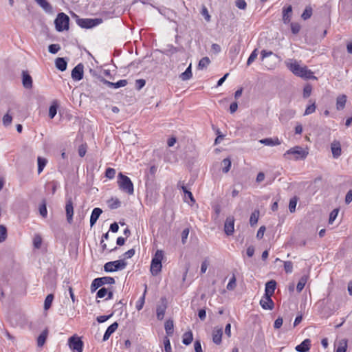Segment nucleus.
Wrapping results in <instances>:
<instances>
[{"label": "nucleus", "instance_id": "1", "mask_svg": "<svg viewBox=\"0 0 352 352\" xmlns=\"http://www.w3.org/2000/svg\"><path fill=\"white\" fill-rule=\"evenodd\" d=\"M285 63L288 69L296 76L306 79L316 78L311 70L308 69L307 67H301L296 60L290 59L286 61Z\"/></svg>", "mask_w": 352, "mask_h": 352}, {"label": "nucleus", "instance_id": "2", "mask_svg": "<svg viewBox=\"0 0 352 352\" xmlns=\"http://www.w3.org/2000/svg\"><path fill=\"white\" fill-rule=\"evenodd\" d=\"M307 148H303L300 146H296L287 150L283 157L287 160H304L308 155Z\"/></svg>", "mask_w": 352, "mask_h": 352}, {"label": "nucleus", "instance_id": "3", "mask_svg": "<svg viewBox=\"0 0 352 352\" xmlns=\"http://www.w3.org/2000/svg\"><path fill=\"white\" fill-rule=\"evenodd\" d=\"M118 184L119 188L129 195H132L134 190L133 184L130 178L123 175L122 173L118 174Z\"/></svg>", "mask_w": 352, "mask_h": 352}, {"label": "nucleus", "instance_id": "4", "mask_svg": "<svg viewBox=\"0 0 352 352\" xmlns=\"http://www.w3.org/2000/svg\"><path fill=\"white\" fill-rule=\"evenodd\" d=\"M164 252L162 250H157L154 257L152 258L151 264V272L153 276L157 274L162 270V260L163 259Z\"/></svg>", "mask_w": 352, "mask_h": 352}, {"label": "nucleus", "instance_id": "5", "mask_svg": "<svg viewBox=\"0 0 352 352\" xmlns=\"http://www.w3.org/2000/svg\"><path fill=\"white\" fill-rule=\"evenodd\" d=\"M69 16L63 12L58 14L56 19L54 21L56 29L58 32H62L65 30L69 29Z\"/></svg>", "mask_w": 352, "mask_h": 352}, {"label": "nucleus", "instance_id": "6", "mask_svg": "<svg viewBox=\"0 0 352 352\" xmlns=\"http://www.w3.org/2000/svg\"><path fill=\"white\" fill-rule=\"evenodd\" d=\"M115 283L113 278L110 276H104L101 278H95L91 285V292L93 293L96 292L99 287L104 285H113Z\"/></svg>", "mask_w": 352, "mask_h": 352}, {"label": "nucleus", "instance_id": "7", "mask_svg": "<svg viewBox=\"0 0 352 352\" xmlns=\"http://www.w3.org/2000/svg\"><path fill=\"white\" fill-rule=\"evenodd\" d=\"M126 264V262L124 259L110 261L105 263L104 265V270L107 272H113L124 269Z\"/></svg>", "mask_w": 352, "mask_h": 352}, {"label": "nucleus", "instance_id": "8", "mask_svg": "<svg viewBox=\"0 0 352 352\" xmlns=\"http://www.w3.org/2000/svg\"><path fill=\"white\" fill-rule=\"evenodd\" d=\"M101 19H76L77 24L82 28H91L102 23Z\"/></svg>", "mask_w": 352, "mask_h": 352}, {"label": "nucleus", "instance_id": "9", "mask_svg": "<svg viewBox=\"0 0 352 352\" xmlns=\"http://www.w3.org/2000/svg\"><path fill=\"white\" fill-rule=\"evenodd\" d=\"M68 342L71 349L76 352H82L83 342L80 338L72 336L69 338Z\"/></svg>", "mask_w": 352, "mask_h": 352}, {"label": "nucleus", "instance_id": "10", "mask_svg": "<svg viewBox=\"0 0 352 352\" xmlns=\"http://www.w3.org/2000/svg\"><path fill=\"white\" fill-rule=\"evenodd\" d=\"M234 231V218L229 216L226 218L224 223V232L228 235H232Z\"/></svg>", "mask_w": 352, "mask_h": 352}, {"label": "nucleus", "instance_id": "11", "mask_svg": "<svg viewBox=\"0 0 352 352\" xmlns=\"http://www.w3.org/2000/svg\"><path fill=\"white\" fill-rule=\"evenodd\" d=\"M161 304L157 305L156 309L157 318L162 320L165 314L166 309L167 308V302L165 298H162L160 300Z\"/></svg>", "mask_w": 352, "mask_h": 352}, {"label": "nucleus", "instance_id": "12", "mask_svg": "<svg viewBox=\"0 0 352 352\" xmlns=\"http://www.w3.org/2000/svg\"><path fill=\"white\" fill-rule=\"evenodd\" d=\"M84 66L82 63L78 64L72 71V78L74 80H80L83 78Z\"/></svg>", "mask_w": 352, "mask_h": 352}, {"label": "nucleus", "instance_id": "13", "mask_svg": "<svg viewBox=\"0 0 352 352\" xmlns=\"http://www.w3.org/2000/svg\"><path fill=\"white\" fill-rule=\"evenodd\" d=\"M22 84L24 88L30 89L32 88L33 80L27 71L22 72Z\"/></svg>", "mask_w": 352, "mask_h": 352}, {"label": "nucleus", "instance_id": "14", "mask_svg": "<svg viewBox=\"0 0 352 352\" xmlns=\"http://www.w3.org/2000/svg\"><path fill=\"white\" fill-rule=\"evenodd\" d=\"M67 221L69 223H71L73 221L74 215V207L73 203L71 199L67 200L65 206Z\"/></svg>", "mask_w": 352, "mask_h": 352}, {"label": "nucleus", "instance_id": "15", "mask_svg": "<svg viewBox=\"0 0 352 352\" xmlns=\"http://www.w3.org/2000/svg\"><path fill=\"white\" fill-rule=\"evenodd\" d=\"M260 305L264 309L272 310L274 308V302L269 296H264L260 300Z\"/></svg>", "mask_w": 352, "mask_h": 352}, {"label": "nucleus", "instance_id": "16", "mask_svg": "<svg viewBox=\"0 0 352 352\" xmlns=\"http://www.w3.org/2000/svg\"><path fill=\"white\" fill-rule=\"evenodd\" d=\"M331 149L332 152L333 157L334 158H338L341 155L342 149L341 145L339 141H333L331 145Z\"/></svg>", "mask_w": 352, "mask_h": 352}, {"label": "nucleus", "instance_id": "17", "mask_svg": "<svg viewBox=\"0 0 352 352\" xmlns=\"http://www.w3.org/2000/svg\"><path fill=\"white\" fill-rule=\"evenodd\" d=\"M276 286V282L274 280H271L265 284V296H272L275 291Z\"/></svg>", "mask_w": 352, "mask_h": 352}, {"label": "nucleus", "instance_id": "18", "mask_svg": "<svg viewBox=\"0 0 352 352\" xmlns=\"http://www.w3.org/2000/svg\"><path fill=\"white\" fill-rule=\"evenodd\" d=\"M223 335V328H214L212 332V341L216 344L221 343V338Z\"/></svg>", "mask_w": 352, "mask_h": 352}, {"label": "nucleus", "instance_id": "19", "mask_svg": "<svg viewBox=\"0 0 352 352\" xmlns=\"http://www.w3.org/2000/svg\"><path fill=\"white\" fill-rule=\"evenodd\" d=\"M311 341L309 339H305L300 344L296 346L298 352H307L310 349Z\"/></svg>", "mask_w": 352, "mask_h": 352}, {"label": "nucleus", "instance_id": "20", "mask_svg": "<svg viewBox=\"0 0 352 352\" xmlns=\"http://www.w3.org/2000/svg\"><path fill=\"white\" fill-rule=\"evenodd\" d=\"M102 213V209L100 208H95L91 212L90 217V226L91 227L94 226V225L96 223L100 214Z\"/></svg>", "mask_w": 352, "mask_h": 352}, {"label": "nucleus", "instance_id": "21", "mask_svg": "<svg viewBox=\"0 0 352 352\" xmlns=\"http://www.w3.org/2000/svg\"><path fill=\"white\" fill-rule=\"evenodd\" d=\"M347 97L345 94H341L336 98V109L338 111L344 109L346 105Z\"/></svg>", "mask_w": 352, "mask_h": 352}, {"label": "nucleus", "instance_id": "22", "mask_svg": "<svg viewBox=\"0 0 352 352\" xmlns=\"http://www.w3.org/2000/svg\"><path fill=\"white\" fill-rule=\"evenodd\" d=\"M118 327V324L117 322H113L111 324L106 330L104 336H103V341L107 340L109 337L111 336L112 333H113L116 329Z\"/></svg>", "mask_w": 352, "mask_h": 352}, {"label": "nucleus", "instance_id": "23", "mask_svg": "<svg viewBox=\"0 0 352 352\" xmlns=\"http://www.w3.org/2000/svg\"><path fill=\"white\" fill-rule=\"evenodd\" d=\"M292 12V6H289L283 10V21L284 23H288L291 20V14Z\"/></svg>", "mask_w": 352, "mask_h": 352}, {"label": "nucleus", "instance_id": "24", "mask_svg": "<svg viewBox=\"0 0 352 352\" xmlns=\"http://www.w3.org/2000/svg\"><path fill=\"white\" fill-rule=\"evenodd\" d=\"M260 142L261 144H264V145L270 146H276V145H280V142L278 140V138H275V139L265 138V139L261 140Z\"/></svg>", "mask_w": 352, "mask_h": 352}, {"label": "nucleus", "instance_id": "25", "mask_svg": "<svg viewBox=\"0 0 352 352\" xmlns=\"http://www.w3.org/2000/svg\"><path fill=\"white\" fill-rule=\"evenodd\" d=\"M55 65L58 69L63 72L67 69V63L64 58H57L55 60Z\"/></svg>", "mask_w": 352, "mask_h": 352}, {"label": "nucleus", "instance_id": "26", "mask_svg": "<svg viewBox=\"0 0 352 352\" xmlns=\"http://www.w3.org/2000/svg\"><path fill=\"white\" fill-rule=\"evenodd\" d=\"M37 163H38V174H41V172L43 170L44 168L45 167L47 160V159L42 157H37Z\"/></svg>", "mask_w": 352, "mask_h": 352}, {"label": "nucleus", "instance_id": "27", "mask_svg": "<svg viewBox=\"0 0 352 352\" xmlns=\"http://www.w3.org/2000/svg\"><path fill=\"white\" fill-rule=\"evenodd\" d=\"M193 340V336L191 331H187L184 333L182 342L185 345H189Z\"/></svg>", "mask_w": 352, "mask_h": 352}, {"label": "nucleus", "instance_id": "28", "mask_svg": "<svg viewBox=\"0 0 352 352\" xmlns=\"http://www.w3.org/2000/svg\"><path fill=\"white\" fill-rule=\"evenodd\" d=\"M46 12H52V7L46 0H34Z\"/></svg>", "mask_w": 352, "mask_h": 352}, {"label": "nucleus", "instance_id": "29", "mask_svg": "<svg viewBox=\"0 0 352 352\" xmlns=\"http://www.w3.org/2000/svg\"><path fill=\"white\" fill-rule=\"evenodd\" d=\"M192 76L191 64H190L186 71L179 75V78L184 81L190 79Z\"/></svg>", "mask_w": 352, "mask_h": 352}, {"label": "nucleus", "instance_id": "30", "mask_svg": "<svg viewBox=\"0 0 352 352\" xmlns=\"http://www.w3.org/2000/svg\"><path fill=\"white\" fill-rule=\"evenodd\" d=\"M47 337V330H44L38 337L37 339V345L41 347L43 346L45 344L46 339Z\"/></svg>", "mask_w": 352, "mask_h": 352}, {"label": "nucleus", "instance_id": "31", "mask_svg": "<svg viewBox=\"0 0 352 352\" xmlns=\"http://www.w3.org/2000/svg\"><path fill=\"white\" fill-rule=\"evenodd\" d=\"M146 293V285L145 286V290L144 292L143 295L140 298V299L137 301L135 307L138 311H140L142 309L144 302H145V295Z\"/></svg>", "mask_w": 352, "mask_h": 352}, {"label": "nucleus", "instance_id": "32", "mask_svg": "<svg viewBox=\"0 0 352 352\" xmlns=\"http://www.w3.org/2000/svg\"><path fill=\"white\" fill-rule=\"evenodd\" d=\"M164 327L167 335L171 336L173 333L174 325L173 320H167L165 322Z\"/></svg>", "mask_w": 352, "mask_h": 352}, {"label": "nucleus", "instance_id": "33", "mask_svg": "<svg viewBox=\"0 0 352 352\" xmlns=\"http://www.w3.org/2000/svg\"><path fill=\"white\" fill-rule=\"evenodd\" d=\"M307 278H308L307 276H302L300 278V280L297 284V286H296V289L298 292H300L303 289V288L307 281Z\"/></svg>", "mask_w": 352, "mask_h": 352}, {"label": "nucleus", "instance_id": "34", "mask_svg": "<svg viewBox=\"0 0 352 352\" xmlns=\"http://www.w3.org/2000/svg\"><path fill=\"white\" fill-rule=\"evenodd\" d=\"M180 184H181V182H179L178 184V186L181 187L182 190H183V192L185 194V196H187L190 199L191 202L194 203L195 201V200L193 197L192 192L187 190V188L184 186V183H182V185H180Z\"/></svg>", "mask_w": 352, "mask_h": 352}, {"label": "nucleus", "instance_id": "35", "mask_svg": "<svg viewBox=\"0 0 352 352\" xmlns=\"http://www.w3.org/2000/svg\"><path fill=\"white\" fill-rule=\"evenodd\" d=\"M222 164L223 166V168H222V171L224 173H227L230 170L231 164H232L230 159L225 158L222 161Z\"/></svg>", "mask_w": 352, "mask_h": 352}, {"label": "nucleus", "instance_id": "36", "mask_svg": "<svg viewBox=\"0 0 352 352\" xmlns=\"http://www.w3.org/2000/svg\"><path fill=\"white\" fill-rule=\"evenodd\" d=\"M210 60L208 57L206 56L202 58L198 64V68L200 69H203L204 68H206L208 65L210 64Z\"/></svg>", "mask_w": 352, "mask_h": 352}, {"label": "nucleus", "instance_id": "37", "mask_svg": "<svg viewBox=\"0 0 352 352\" xmlns=\"http://www.w3.org/2000/svg\"><path fill=\"white\" fill-rule=\"evenodd\" d=\"M347 347V340L343 339L339 342L336 352H346Z\"/></svg>", "mask_w": 352, "mask_h": 352}, {"label": "nucleus", "instance_id": "38", "mask_svg": "<svg viewBox=\"0 0 352 352\" xmlns=\"http://www.w3.org/2000/svg\"><path fill=\"white\" fill-rule=\"evenodd\" d=\"M53 299H54V295L53 294H48L46 296L45 302H44V309L45 310H47L48 309H50V307L52 305Z\"/></svg>", "mask_w": 352, "mask_h": 352}, {"label": "nucleus", "instance_id": "39", "mask_svg": "<svg viewBox=\"0 0 352 352\" xmlns=\"http://www.w3.org/2000/svg\"><path fill=\"white\" fill-rule=\"evenodd\" d=\"M312 15V8L310 6H307L302 12L301 17L304 20L309 19Z\"/></svg>", "mask_w": 352, "mask_h": 352}, {"label": "nucleus", "instance_id": "40", "mask_svg": "<svg viewBox=\"0 0 352 352\" xmlns=\"http://www.w3.org/2000/svg\"><path fill=\"white\" fill-rule=\"evenodd\" d=\"M258 56V50L254 49L252 52L251 53L250 56H249L248 60H247V65H250L257 58Z\"/></svg>", "mask_w": 352, "mask_h": 352}, {"label": "nucleus", "instance_id": "41", "mask_svg": "<svg viewBox=\"0 0 352 352\" xmlns=\"http://www.w3.org/2000/svg\"><path fill=\"white\" fill-rule=\"evenodd\" d=\"M316 103H315V102H313L311 104H309V106L307 107V108L305 111V113H304V116L310 115V114L314 113L316 111Z\"/></svg>", "mask_w": 352, "mask_h": 352}, {"label": "nucleus", "instance_id": "42", "mask_svg": "<svg viewBox=\"0 0 352 352\" xmlns=\"http://www.w3.org/2000/svg\"><path fill=\"white\" fill-rule=\"evenodd\" d=\"M259 216V212L258 211H254L251 214L250 219V223L251 226H254L256 224Z\"/></svg>", "mask_w": 352, "mask_h": 352}, {"label": "nucleus", "instance_id": "43", "mask_svg": "<svg viewBox=\"0 0 352 352\" xmlns=\"http://www.w3.org/2000/svg\"><path fill=\"white\" fill-rule=\"evenodd\" d=\"M7 237V230L6 228L3 226L0 225V242H3Z\"/></svg>", "mask_w": 352, "mask_h": 352}, {"label": "nucleus", "instance_id": "44", "mask_svg": "<svg viewBox=\"0 0 352 352\" xmlns=\"http://www.w3.org/2000/svg\"><path fill=\"white\" fill-rule=\"evenodd\" d=\"M12 121V117L10 115L9 112L7 113L3 117V124L5 126H8L11 124Z\"/></svg>", "mask_w": 352, "mask_h": 352}, {"label": "nucleus", "instance_id": "45", "mask_svg": "<svg viewBox=\"0 0 352 352\" xmlns=\"http://www.w3.org/2000/svg\"><path fill=\"white\" fill-rule=\"evenodd\" d=\"M168 53L169 55L172 56L173 54L178 52H184V47H174L173 45L170 46V47L168 49Z\"/></svg>", "mask_w": 352, "mask_h": 352}, {"label": "nucleus", "instance_id": "46", "mask_svg": "<svg viewBox=\"0 0 352 352\" xmlns=\"http://www.w3.org/2000/svg\"><path fill=\"white\" fill-rule=\"evenodd\" d=\"M297 204V198L296 197L292 198L289 204V209L291 212H294L296 210Z\"/></svg>", "mask_w": 352, "mask_h": 352}, {"label": "nucleus", "instance_id": "47", "mask_svg": "<svg viewBox=\"0 0 352 352\" xmlns=\"http://www.w3.org/2000/svg\"><path fill=\"white\" fill-rule=\"evenodd\" d=\"M39 212H40V214L43 217H47V210L46 203H45V200L43 201V204L39 207Z\"/></svg>", "mask_w": 352, "mask_h": 352}, {"label": "nucleus", "instance_id": "48", "mask_svg": "<svg viewBox=\"0 0 352 352\" xmlns=\"http://www.w3.org/2000/svg\"><path fill=\"white\" fill-rule=\"evenodd\" d=\"M109 207L111 209H116L120 206V201L118 199H111L109 201Z\"/></svg>", "mask_w": 352, "mask_h": 352}, {"label": "nucleus", "instance_id": "49", "mask_svg": "<svg viewBox=\"0 0 352 352\" xmlns=\"http://www.w3.org/2000/svg\"><path fill=\"white\" fill-rule=\"evenodd\" d=\"M284 269L287 274H290L293 272V263L292 261L284 262Z\"/></svg>", "mask_w": 352, "mask_h": 352}, {"label": "nucleus", "instance_id": "50", "mask_svg": "<svg viewBox=\"0 0 352 352\" xmlns=\"http://www.w3.org/2000/svg\"><path fill=\"white\" fill-rule=\"evenodd\" d=\"M339 210L338 209H334L333 210L330 214H329V223L331 224L336 219L338 214Z\"/></svg>", "mask_w": 352, "mask_h": 352}, {"label": "nucleus", "instance_id": "51", "mask_svg": "<svg viewBox=\"0 0 352 352\" xmlns=\"http://www.w3.org/2000/svg\"><path fill=\"white\" fill-rule=\"evenodd\" d=\"M116 175V170L113 168H108L105 171V176L108 179H113Z\"/></svg>", "mask_w": 352, "mask_h": 352}, {"label": "nucleus", "instance_id": "52", "mask_svg": "<svg viewBox=\"0 0 352 352\" xmlns=\"http://www.w3.org/2000/svg\"><path fill=\"white\" fill-rule=\"evenodd\" d=\"M60 49L58 44H51L48 47L49 52L52 54H56Z\"/></svg>", "mask_w": 352, "mask_h": 352}, {"label": "nucleus", "instance_id": "53", "mask_svg": "<svg viewBox=\"0 0 352 352\" xmlns=\"http://www.w3.org/2000/svg\"><path fill=\"white\" fill-rule=\"evenodd\" d=\"M33 243L34 248L38 249L41 248L42 243V239L39 235H36L33 239Z\"/></svg>", "mask_w": 352, "mask_h": 352}, {"label": "nucleus", "instance_id": "54", "mask_svg": "<svg viewBox=\"0 0 352 352\" xmlns=\"http://www.w3.org/2000/svg\"><path fill=\"white\" fill-rule=\"evenodd\" d=\"M57 113V106L56 104H52L49 109V117L52 119L54 118Z\"/></svg>", "mask_w": 352, "mask_h": 352}, {"label": "nucleus", "instance_id": "55", "mask_svg": "<svg viewBox=\"0 0 352 352\" xmlns=\"http://www.w3.org/2000/svg\"><path fill=\"white\" fill-rule=\"evenodd\" d=\"M236 287V278L235 276L233 275L232 277L230 279L228 284L227 285V289L228 290H233Z\"/></svg>", "mask_w": 352, "mask_h": 352}, {"label": "nucleus", "instance_id": "56", "mask_svg": "<svg viewBox=\"0 0 352 352\" xmlns=\"http://www.w3.org/2000/svg\"><path fill=\"white\" fill-rule=\"evenodd\" d=\"M261 54L262 60H263L264 58H265L266 57H268L272 55H274L276 58H278V56L276 54H274V53L272 51H267L265 50H262Z\"/></svg>", "mask_w": 352, "mask_h": 352}, {"label": "nucleus", "instance_id": "57", "mask_svg": "<svg viewBox=\"0 0 352 352\" xmlns=\"http://www.w3.org/2000/svg\"><path fill=\"white\" fill-rule=\"evenodd\" d=\"M108 290H109V289L105 288V287L100 288L96 294L97 298H104L107 294Z\"/></svg>", "mask_w": 352, "mask_h": 352}, {"label": "nucleus", "instance_id": "58", "mask_svg": "<svg viewBox=\"0 0 352 352\" xmlns=\"http://www.w3.org/2000/svg\"><path fill=\"white\" fill-rule=\"evenodd\" d=\"M311 86L309 85H306L303 89V97L307 98L310 96L311 94Z\"/></svg>", "mask_w": 352, "mask_h": 352}, {"label": "nucleus", "instance_id": "59", "mask_svg": "<svg viewBox=\"0 0 352 352\" xmlns=\"http://www.w3.org/2000/svg\"><path fill=\"white\" fill-rule=\"evenodd\" d=\"M87 146L86 144H82L78 147V155L81 157H82L85 155L86 152H87Z\"/></svg>", "mask_w": 352, "mask_h": 352}, {"label": "nucleus", "instance_id": "60", "mask_svg": "<svg viewBox=\"0 0 352 352\" xmlns=\"http://www.w3.org/2000/svg\"><path fill=\"white\" fill-rule=\"evenodd\" d=\"M127 85V80H120L116 82H114L113 88L118 89L120 87H124Z\"/></svg>", "mask_w": 352, "mask_h": 352}, {"label": "nucleus", "instance_id": "61", "mask_svg": "<svg viewBox=\"0 0 352 352\" xmlns=\"http://www.w3.org/2000/svg\"><path fill=\"white\" fill-rule=\"evenodd\" d=\"M236 6L241 10H245L247 6V3L245 0H236Z\"/></svg>", "mask_w": 352, "mask_h": 352}, {"label": "nucleus", "instance_id": "62", "mask_svg": "<svg viewBox=\"0 0 352 352\" xmlns=\"http://www.w3.org/2000/svg\"><path fill=\"white\" fill-rule=\"evenodd\" d=\"M146 84V81L144 79H138L135 80V88L138 90H140Z\"/></svg>", "mask_w": 352, "mask_h": 352}, {"label": "nucleus", "instance_id": "63", "mask_svg": "<svg viewBox=\"0 0 352 352\" xmlns=\"http://www.w3.org/2000/svg\"><path fill=\"white\" fill-rule=\"evenodd\" d=\"M292 32L294 34H298L300 30V25L298 23H291Z\"/></svg>", "mask_w": 352, "mask_h": 352}, {"label": "nucleus", "instance_id": "64", "mask_svg": "<svg viewBox=\"0 0 352 352\" xmlns=\"http://www.w3.org/2000/svg\"><path fill=\"white\" fill-rule=\"evenodd\" d=\"M164 349L166 352H172L171 346L170 343V340L168 338H166L164 340Z\"/></svg>", "mask_w": 352, "mask_h": 352}]
</instances>
